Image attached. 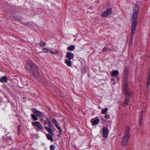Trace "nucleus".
<instances>
[{"label":"nucleus","mask_w":150,"mask_h":150,"mask_svg":"<svg viewBox=\"0 0 150 150\" xmlns=\"http://www.w3.org/2000/svg\"><path fill=\"white\" fill-rule=\"evenodd\" d=\"M129 126L127 125L125 129V135L122 137V146H126L127 145L129 139L130 134L129 132Z\"/></svg>","instance_id":"nucleus-3"},{"label":"nucleus","mask_w":150,"mask_h":150,"mask_svg":"<svg viewBox=\"0 0 150 150\" xmlns=\"http://www.w3.org/2000/svg\"><path fill=\"white\" fill-rule=\"evenodd\" d=\"M50 148L51 150H54L55 149V147L53 145H51L50 146Z\"/></svg>","instance_id":"nucleus-28"},{"label":"nucleus","mask_w":150,"mask_h":150,"mask_svg":"<svg viewBox=\"0 0 150 150\" xmlns=\"http://www.w3.org/2000/svg\"><path fill=\"white\" fill-rule=\"evenodd\" d=\"M102 133L103 134V138H106L108 135V128L106 127H103L102 129Z\"/></svg>","instance_id":"nucleus-10"},{"label":"nucleus","mask_w":150,"mask_h":150,"mask_svg":"<svg viewBox=\"0 0 150 150\" xmlns=\"http://www.w3.org/2000/svg\"><path fill=\"white\" fill-rule=\"evenodd\" d=\"M109 50V49L106 47H104L102 50L103 52H105L108 51Z\"/></svg>","instance_id":"nucleus-26"},{"label":"nucleus","mask_w":150,"mask_h":150,"mask_svg":"<svg viewBox=\"0 0 150 150\" xmlns=\"http://www.w3.org/2000/svg\"><path fill=\"white\" fill-rule=\"evenodd\" d=\"M143 114H142V113L141 114H140V118H139V125L140 126H141L142 124V121H143Z\"/></svg>","instance_id":"nucleus-16"},{"label":"nucleus","mask_w":150,"mask_h":150,"mask_svg":"<svg viewBox=\"0 0 150 150\" xmlns=\"http://www.w3.org/2000/svg\"><path fill=\"white\" fill-rule=\"evenodd\" d=\"M0 81L1 82H7V79L6 78L5 76H3L1 77V78L0 79Z\"/></svg>","instance_id":"nucleus-18"},{"label":"nucleus","mask_w":150,"mask_h":150,"mask_svg":"<svg viewBox=\"0 0 150 150\" xmlns=\"http://www.w3.org/2000/svg\"><path fill=\"white\" fill-rule=\"evenodd\" d=\"M31 110L33 112L37 115L40 118L44 117V115L42 114V112L40 111H38L34 108L32 109Z\"/></svg>","instance_id":"nucleus-8"},{"label":"nucleus","mask_w":150,"mask_h":150,"mask_svg":"<svg viewBox=\"0 0 150 150\" xmlns=\"http://www.w3.org/2000/svg\"><path fill=\"white\" fill-rule=\"evenodd\" d=\"M113 85H115V82H114L112 83Z\"/></svg>","instance_id":"nucleus-36"},{"label":"nucleus","mask_w":150,"mask_h":150,"mask_svg":"<svg viewBox=\"0 0 150 150\" xmlns=\"http://www.w3.org/2000/svg\"><path fill=\"white\" fill-rule=\"evenodd\" d=\"M129 74V70L127 68H126L124 71L123 74L124 76L122 86L123 89L126 90L128 86V76Z\"/></svg>","instance_id":"nucleus-4"},{"label":"nucleus","mask_w":150,"mask_h":150,"mask_svg":"<svg viewBox=\"0 0 150 150\" xmlns=\"http://www.w3.org/2000/svg\"><path fill=\"white\" fill-rule=\"evenodd\" d=\"M143 112H144V111H143V110L142 111L140 112V114H141L142 113V114H143Z\"/></svg>","instance_id":"nucleus-34"},{"label":"nucleus","mask_w":150,"mask_h":150,"mask_svg":"<svg viewBox=\"0 0 150 150\" xmlns=\"http://www.w3.org/2000/svg\"><path fill=\"white\" fill-rule=\"evenodd\" d=\"M65 62L69 67H70L71 65V61L70 60H68L67 59H65Z\"/></svg>","instance_id":"nucleus-14"},{"label":"nucleus","mask_w":150,"mask_h":150,"mask_svg":"<svg viewBox=\"0 0 150 150\" xmlns=\"http://www.w3.org/2000/svg\"><path fill=\"white\" fill-rule=\"evenodd\" d=\"M118 71L117 70H114L111 72V74L112 76H115L118 75Z\"/></svg>","instance_id":"nucleus-17"},{"label":"nucleus","mask_w":150,"mask_h":150,"mask_svg":"<svg viewBox=\"0 0 150 150\" xmlns=\"http://www.w3.org/2000/svg\"><path fill=\"white\" fill-rule=\"evenodd\" d=\"M100 121L99 119H97L93 120L92 121H91L92 125L93 126H94L97 124Z\"/></svg>","instance_id":"nucleus-13"},{"label":"nucleus","mask_w":150,"mask_h":150,"mask_svg":"<svg viewBox=\"0 0 150 150\" xmlns=\"http://www.w3.org/2000/svg\"><path fill=\"white\" fill-rule=\"evenodd\" d=\"M25 67L27 70L29 71L31 75L36 77H38L39 76L38 68L32 61H29L26 64Z\"/></svg>","instance_id":"nucleus-1"},{"label":"nucleus","mask_w":150,"mask_h":150,"mask_svg":"<svg viewBox=\"0 0 150 150\" xmlns=\"http://www.w3.org/2000/svg\"><path fill=\"white\" fill-rule=\"evenodd\" d=\"M150 84V79L148 78V81L147 85V88H148V86Z\"/></svg>","instance_id":"nucleus-27"},{"label":"nucleus","mask_w":150,"mask_h":150,"mask_svg":"<svg viewBox=\"0 0 150 150\" xmlns=\"http://www.w3.org/2000/svg\"><path fill=\"white\" fill-rule=\"evenodd\" d=\"M18 132L19 133L20 132V126H19L18 128Z\"/></svg>","instance_id":"nucleus-32"},{"label":"nucleus","mask_w":150,"mask_h":150,"mask_svg":"<svg viewBox=\"0 0 150 150\" xmlns=\"http://www.w3.org/2000/svg\"><path fill=\"white\" fill-rule=\"evenodd\" d=\"M48 126L49 127H48L46 126H44V127L46 129V130L48 132L50 133L52 135H54L53 131L52 129V125L51 122H50L48 124Z\"/></svg>","instance_id":"nucleus-7"},{"label":"nucleus","mask_w":150,"mask_h":150,"mask_svg":"<svg viewBox=\"0 0 150 150\" xmlns=\"http://www.w3.org/2000/svg\"><path fill=\"white\" fill-rule=\"evenodd\" d=\"M148 78L150 79V73L149 74H148Z\"/></svg>","instance_id":"nucleus-33"},{"label":"nucleus","mask_w":150,"mask_h":150,"mask_svg":"<svg viewBox=\"0 0 150 150\" xmlns=\"http://www.w3.org/2000/svg\"><path fill=\"white\" fill-rule=\"evenodd\" d=\"M127 88L126 89V90L125 89H124V91L125 93L128 96H127L125 100L124 101V103L127 105L128 104L129 100L130 98V96L131 95V92L128 90L127 89Z\"/></svg>","instance_id":"nucleus-5"},{"label":"nucleus","mask_w":150,"mask_h":150,"mask_svg":"<svg viewBox=\"0 0 150 150\" xmlns=\"http://www.w3.org/2000/svg\"><path fill=\"white\" fill-rule=\"evenodd\" d=\"M37 126L40 129L43 130L44 129L42 126L39 122L37 125Z\"/></svg>","instance_id":"nucleus-22"},{"label":"nucleus","mask_w":150,"mask_h":150,"mask_svg":"<svg viewBox=\"0 0 150 150\" xmlns=\"http://www.w3.org/2000/svg\"><path fill=\"white\" fill-rule=\"evenodd\" d=\"M52 121V122L55 125L56 127L59 130L60 132L61 133L62 130L61 127L58 125V123L57 122V120L54 118H53Z\"/></svg>","instance_id":"nucleus-11"},{"label":"nucleus","mask_w":150,"mask_h":150,"mask_svg":"<svg viewBox=\"0 0 150 150\" xmlns=\"http://www.w3.org/2000/svg\"><path fill=\"white\" fill-rule=\"evenodd\" d=\"M50 52H51L52 54H57L58 53L59 51H56L55 52H54L50 50Z\"/></svg>","instance_id":"nucleus-25"},{"label":"nucleus","mask_w":150,"mask_h":150,"mask_svg":"<svg viewBox=\"0 0 150 150\" xmlns=\"http://www.w3.org/2000/svg\"><path fill=\"white\" fill-rule=\"evenodd\" d=\"M117 79L118 81H119V78L117 77Z\"/></svg>","instance_id":"nucleus-35"},{"label":"nucleus","mask_w":150,"mask_h":150,"mask_svg":"<svg viewBox=\"0 0 150 150\" xmlns=\"http://www.w3.org/2000/svg\"><path fill=\"white\" fill-rule=\"evenodd\" d=\"M131 24L132 30L131 35V38H133V35L135 33L137 24H134V23Z\"/></svg>","instance_id":"nucleus-9"},{"label":"nucleus","mask_w":150,"mask_h":150,"mask_svg":"<svg viewBox=\"0 0 150 150\" xmlns=\"http://www.w3.org/2000/svg\"><path fill=\"white\" fill-rule=\"evenodd\" d=\"M45 121L46 122V123L48 124L49 123L50 121L48 119V118L47 117L46 118V119L45 120Z\"/></svg>","instance_id":"nucleus-30"},{"label":"nucleus","mask_w":150,"mask_h":150,"mask_svg":"<svg viewBox=\"0 0 150 150\" xmlns=\"http://www.w3.org/2000/svg\"><path fill=\"white\" fill-rule=\"evenodd\" d=\"M112 79V81H113V79Z\"/></svg>","instance_id":"nucleus-37"},{"label":"nucleus","mask_w":150,"mask_h":150,"mask_svg":"<svg viewBox=\"0 0 150 150\" xmlns=\"http://www.w3.org/2000/svg\"><path fill=\"white\" fill-rule=\"evenodd\" d=\"M75 48V47L73 45H71L68 48V50L70 51H72Z\"/></svg>","instance_id":"nucleus-20"},{"label":"nucleus","mask_w":150,"mask_h":150,"mask_svg":"<svg viewBox=\"0 0 150 150\" xmlns=\"http://www.w3.org/2000/svg\"><path fill=\"white\" fill-rule=\"evenodd\" d=\"M52 135L50 133L48 134L47 135V139L52 142H53V139L52 137Z\"/></svg>","instance_id":"nucleus-15"},{"label":"nucleus","mask_w":150,"mask_h":150,"mask_svg":"<svg viewBox=\"0 0 150 150\" xmlns=\"http://www.w3.org/2000/svg\"><path fill=\"white\" fill-rule=\"evenodd\" d=\"M45 45V43L40 42L39 43V45L41 47H44Z\"/></svg>","instance_id":"nucleus-29"},{"label":"nucleus","mask_w":150,"mask_h":150,"mask_svg":"<svg viewBox=\"0 0 150 150\" xmlns=\"http://www.w3.org/2000/svg\"><path fill=\"white\" fill-rule=\"evenodd\" d=\"M31 116L34 120H37L38 119L37 116L35 114H31Z\"/></svg>","instance_id":"nucleus-21"},{"label":"nucleus","mask_w":150,"mask_h":150,"mask_svg":"<svg viewBox=\"0 0 150 150\" xmlns=\"http://www.w3.org/2000/svg\"><path fill=\"white\" fill-rule=\"evenodd\" d=\"M66 57L69 60H71L74 58L73 54L71 52H67V53Z\"/></svg>","instance_id":"nucleus-12"},{"label":"nucleus","mask_w":150,"mask_h":150,"mask_svg":"<svg viewBox=\"0 0 150 150\" xmlns=\"http://www.w3.org/2000/svg\"><path fill=\"white\" fill-rule=\"evenodd\" d=\"M108 108H105L101 110V113L103 114H107L108 113Z\"/></svg>","instance_id":"nucleus-19"},{"label":"nucleus","mask_w":150,"mask_h":150,"mask_svg":"<svg viewBox=\"0 0 150 150\" xmlns=\"http://www.w3.org/2000/svg\"><path fill=\"white\" fill-rule=\"evenodd\" d=\"M112 13V9L111 8H107L101 14L102 17H106Z\"/></svg>","instance_id":"nucleus-6"},{"label":"nucleus","mask_w":150,"mask_h":150,"mask_svg":"<svg viewBox=\"0 0 150 150\" xmlns=\"http://www.w3.org/2000/svg\"><path fill=\"white\" fill-rule=\"evenodd\" d=\"M137 2L134 7L131 18V23L137 24V16L139 13V6Z\"/></svg>","instance_id":"nucleus-2"},{"label":"nucleus","mask_w":150,"mask_h":150,"mask_svg":"<svg viewBox=\"0 0 150 150\" xmlns=\"http://www.w3.org/2000/svg\"><path fill=\"white\" fill-rule=\"evenodd\" d=\"M39 123V122L38 121H35L32 122V124L33 125L37 126V125H38Z\"/></svg>","instance_id":"nucleus-23"},{"label":"nucleus","mask_w":150,"mask_h":150,"mask_svg":"<svg viewBox=\"0 0 150 150\" xmlns=\"http://www.w3.org/2000/svg\"><path fill=\"white\" fill-rule=\"evenodd\" d=\"M105 117L106 119H108L109 117V115H106L105 116Z\"/></svg>","instance_id":"nucleus-31"},{"label":"nucleus","mask_w":150,"mask_h":150,"mask_svg":"<svg viewBox=\"0 0 150 150\" xmlns=\"http://www.w3.org/2000/svg\"><path fill=\"white\" fill-rule=\"evenodd\" d=\"M43 50L44 51L48 52H50V50L46 48H43Z\"/></svg>","instance_id":"nucleus-24"}]
</instances>
